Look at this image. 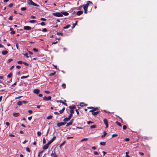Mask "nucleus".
I'll return each mask as SVG.
<instances>
[{"instance_id": "1", "label": "nucleus", "mask_w": 157, "mask_h": 157, "mask_svg": "<svg viewBox=\"0 0 157 157\" xmlns=\"http://www.w3.org/2000/svg\"><path fill=\"white\" fill-rule=\"evenodd\" d=\"M93 3L91 2L90 1H87L86 2V4L85 5H83L82 6H79L78 8V10H80L82 7H83V8L84 10V13H87V9L88 6L90 5H92Z\"/></svg>"}, {"instance_id": "2", "label": "nucleus", "mask_w": 157, "mask_h": 157, "mask_svg": "<svg viewBox=\"0 0 157 157\" xmlns=\"http://www.w3.org/2000/svg\"><path fill=\"white\" fill-rule=\"evenodd\" d=\"M28 3L29 5H32L33 6H39L37 4H36L35 3L33 2L32 0H28Z\"/></svg>"}, {"instance_id": "3", "label": "nucleus", "mask_w": 157, "mask_h": 157, "mask_svg": "<svg viewBox=\"0 0 157 157\" xmlns=\"http://www.w3.org/2000/svg\"><path fill=\"white\" fill-rule=\"evenodd\" d=\"M52 15L55 16L57 17H62L63 15H62L60 12H56L52 13Z\"/></svg>"}, {"instance_id": "4", "label": "nucleus", "mask_w": 157, "mask_h": 157, "mask_svg": "<svg viewBox=\"0 0 157 157\" xmlns=\"http://www.w3.org/2000/svg\"><path fill=\"white\" fill-rule=\"evenodd\" d=\"M87 108L88 109H91V108H93V109L90 111V112L92 113L98 109V108L97 107H88Z\"/></svg>"}, {"instance_id": "5", "label": "nucleus", "mask_w": 157, "mask_h": 157, "mask_svg": "<svg viewBox=\"0 0 157 157\" xmlns=\"http://www.w3.org/2000/svg\"><path fill=\"white\" fill-rule=\"evenodd\" d=\"M51 96L46 97L44 96L43 98V100L46 101H49L51 100Z\"/></svg>"}, {"instance_id": "6", "label": "nucleus", "mask_w": 157, "mask_h": 157, "mask_svg": "<svg viewBox=\"0 0 157 157\" xmlns=\"http://www.w3.org/2000/svg\"><path fill=\"white\" fill-rule=\"evenodd\" d=\"M103 121L106 125V128H107L108 126V124L107 120L105 118L103 119Z\"/></svg>"}, {"instance_id": "7", "label": "nucleus", "mask_w": 157, "mask_h": 157, "mask_svg": "<svg viewBox=\"0 0 157 157\" xmlns=\"http://www.w3.org/2000/svg\"><path fill=\"white\" fill-rule=\"evenodd\" d=\"M66 124V123L64 122H59L57 124V126L58 127H60V126L64 125Z\"/></svg>"}, {"instance_id": "8", "label": "nucleus", "mask_w": 157, "mask_h": 157, "mask_svg": "<svg viewBox=\"0 0 157 157\" xmlns=\"http://www.w3.org/2000/svg\"><path fill=\"white\" fill-rule=\"evenodd\" d=\"M56 139V137L54 136L53 138L48 143V144H50L52 143Z\"/></svg>"}, {"instance_id": "9", "label": "nucleus", "mask_w": 157, "mask_h": 157, "mask_svg": "<svg viewBox=\"0 0 157 157\" xmlns=\"http://www.w3.org/2000/svg\"><path fill=\"white\" fill-rule=\"evenodd\" d=\"M24 29L25 30H29L31 29V28L29 26H26L24 27Z\"/></svg>"}, {"instance_id": "10", "label": "nucleus", "mask_w": 157, "mask_h": 157, "mask_svg": "<svg viewBox=\"0 0 157 157\" xmlns=\"http://www.w3.org/2000/svg\"><path fill=\"white\" fill-rule=\"evenodd\" d=\"M61 13L63 16V15L67 16L69 14V13L66 11H61Z\"/></svg>"}, {"instance_id": "11", "label": "nucleus", "mask_w": 157, "mask_h": 157, "mask_svg": "<svg viewBox=\"0 0 157 157\" xmlns=\"http://www.w3.org/2000/svg\"><path fill=\"white\" fill-rule=\"evenodd\" d=\"M49 145V144H48V143H47V144H45L43 147V149L44 150L47 149L48 148V145Z\"/></svg>"}, {"instance_id": "12", "label": "nucleus", "mask_w": 157, "mask_h": 157, "mask_svg": "<svg viewBox=\"0 0 157 157\" xmlns=\"http://www.w3.org/2000/svg\"><path fill=\"white\" fill-rule=\"evenodd\" d=\"M40 91V90L39 89H35L34 90L33 92L37 94H38Z\"/></svg>"}, {"instance_id": "13", "label": "nucleus", "mask_w": 157, "mask_h": 157, "mask_svg": "<svg viewBox=\"0 0 157 157\" xmlns=\"http://www.w3.org/2000/svg\"><path fill=\"white\" fill-rule=\"evenodd\" d=\"M83 13V11H79L76 12V14L78 16L81 15Z\"/></svg>"}, {"instance_id": "14", "label": "nucleus", "mask_w": 157, "mask_h": 157, "mask_svg": "<svg viewBox=\"0 0 157 157\" xmlns=\"http://www.w3.org/2000/svg\"><path fill=\"white\" fill-rule=\"evenodd\" d=\"M57 102H60V103H61L66 106H67V104L66 103H64V102H63L62 100L57 101Z\"/></svg>"}, {"instance_id": "15", "label": "nucleus", "mask_w": 157, "mask_h": 157, "mask_svg": "<svg viewBox=\"0 0 157 157\" xmlns=\"http://www.w3.org/2000/svg\"><path fill=\"white\" fill-rule=\"evenodd\" d=\"M20 115V113H13V115L15 117H17L19 116Z\"/></svg>"}, {"instance_id": "16", "label": "nucleus", "mask_w": 157, "mask_h": 157, "mask_svg": "<svg viewBox=\"0 0 157 157\" xmlns=\"http://www.w3.org/2000/svg\"><path fill=\"white\" fill-rule=\"evenodd\" d=\"M51 155L52 157H53L54 156L57 157L56 155H55V151H53L52 153L51 154Z\"/></svg>"}, {"instance_id": "17", "label": "nucleus", "mask_w": 157, "mask_h": 157, "mask_svg": "<svg viewBox=\"0 0 157 157\" xmlns=\"http://www.w3.org/2000/svg\"><path fill=\"white\" fill-rule=\"evenodd\" d=\"M70 118L69 117H66V118H64V119L63 120V121L64 122H66V121H68V120H70Z\"/></svg>"}, {"instance_id": "18", "label": "nucleus", "mask_w": 157, "mask_h": 157, "mask_svg": "<svg viewBox=\"0 0 157 157\" xmlns=\"http://www.w3.org/2000/svg\"><path fill=\"white\" fill-rule=\"evenodd\" d=\"M99 113V112L98 111H97L95 112H92V113L93 115H97Z\"/></svg>"}, {"instance_id": "19", "label": "nucleus", "mask_w": 157, "mask_h": 157, "mask_svg": "<svg viewBox=\"0 0 157 157\" xmlns=\"http://www.w3.org/2000/svg\"><path fill=\"white\" fill-rule=\"evenodd\" d=\"M2 54L3 55L6 54L8 53V52L7 51H3L2 52Z\"/></svg>"}, {"instance_id": "20", "label": "nucleus", "mask_w": 157, "mask_h": 157, "mask_svg": "<svg viewBox=\"0 0 157 157\" xmlns=\"http://www.w3.org/2000/svg\"><path fill=\"white\" fill-rule=\"evenodd\" d=\"M22 104V101H18L17 103V105H21Z\"/></svg>"}, {"instance_id": "21", "label": "nucleus", "mask_w": 157, "mask_h": 157, "mask_svg": "<svg viewBox=\"0 0 157 157\" xmlns=\"http://www.w3.org/2000/svg\"><path fill=\"white\" fill-rule=\"evenodd\" d=\"M107 133L105 131H104L103 132V135L101 136V137L103 138L107 134Z\"/></svg>"}, {"instance_id": "22", "label": "nucleus", "mask_w": 157, "mask_h": 157, "mask_svg": "<svg viewBox=\"0 0 157 157\" xmlns=\"http://www.w3.org/2000/svg\"><path fill=\"white\" fill-rule=\"evenodd\" d=\"M69 108L70 109L72 110L73 109H75L76 108L75 105H74L73 106H69Z\"/></svg>"}, {"instance_id": "23", "label": "nucleus", "mask_w": 157, "mask_h": 157, "mask_svg": "<svg viewBox=\"0 0 157 157\" xmlns=\"http://www.w3.org/2000/svg\"><path fill=\"white\" fill-rule=\"evenodd\" d=\"M71 26V25H67L65 27H64L63 28L64 29H67L69 28Z\"/></svg>"}, {"instance_id": "24", "label": "nucleus", "mask_w": 157, "mask_h": 157, "mask_svg": "<svg viewBox=\"0 0 157 157\" xmlns=\"http://www.w3.org/2000/svg\"><path fill=\"white\" fill-rule=\"evenodd\" d=\"M57 35L59 36L61 35V36H63V33H62L57 32Z\"/></svg>"}, {"instance_id": "25", "label": "nucleus", "mask_w": 157, "mask_h": 157, "mask_svg": "<svg viewBox=\"0 0 157 157\" xmlns=\"http://www.w3.org/2000/svg\"><path fill=\"white\" fill-rule=\"evenodd\" d=\"M116 123L117 125H118V126H121V124L119 122H118V121H116Z\"/></svg>"}, {"instance_id": "26", "label": "nucleus", "mask_w": 157, "mask_h": 157, "mask_svg": "<svg viewBox=\"0 0 157 157\" xmlns=\"http://www.w3.org/2000/svg\"><path fill=\"white\" fill-rule=\"evenodd\" d=\"M129 151H127L125 152L126 155L125 157H130V156H129L128 155V154H129Z\"/></svg>"}, {"instance_id": "27", "label": "nucleus", "mask_w": 157, "mask_h": 157, "mask_svg": "<svg viewBox=\"0 0 157 157\" xmlns=\"http://www.w3.org/2000/svg\"><path fill=\"white\" fill-rule=\"evenodd\" d=\"M100 144L103 146H105V143L104 142H102L100 143Z\"/></svg>"}, {"instance_id": "28", "label": "nucleus", "mask_w": 157, "mask_h": 157, "mask_svg": "<svg viewBox=\"0 0 157 157\" xmlns=\"http://www.w3.org/2000/svg\"><path fill=\"white\" fill-rule=\"evenodd\" d=\"M55 73L56 72L52 73H51L49 74V75L50 76H52L54 75H55Z\"/></svg>"}, {"instance_id": "29", "label": "nucleus", "mask_w": 157, "mask_h": 157, "mask_svg": "<svg viewBox=\"0 0 157 157\" xmlns=\"http://www.w3.org/2000/svg\"><path fill=\"white\" fill-rule=\"evenodd\" d=\"M87 105V104H86V105L83 102H82L80 104V106H82V107L84 105Z\"/></svg>"}, {"instance_id": "30", "label": "nucleus", "mask_w": 157, "mask_h": 157, "mask_svg": "<svg viewBox=\"0 0 157 157\" xmlns=\"http://www.w3.org/2000/svg\"><path fill=\"white\" fill-rule=\"evenodd\" d=\"M72 123H71V122H68V123H67V125H66V126L67 127H68V126H69V125H72Z\"/></svg>"}, {"instance_id": "31", "label": "nucleus", "mask_w": 157, "mask_h": 157, "mask_svg": "<svg viewBox=\"0 0 157 157\" xmlns=\"http://www.w3.org/2000/svg\"><path fill=\"white\" fill-rule=\"evenodd\" d=\"M36 22V21L34 20H30L29 21V22L30 23H34Z\"/></svg>"}, {"instance_id": "32", "label": "nucleus", "mask_w": 157, "mask_h": 157, "mask_svg": "<svg viewBox=\"0 0 157 157\" xmlns=\"http://www.w3.org/2000/svg\"><path fill=\"white\" fill-rule=\"evenodd\" d=\"M44 152V151H41L40 152L38 153V157H39L40 156V155H41V154L43 153Z\"/></svg>"}, {"instance_id": "33", "label": "nucleus", "mask_w": 157, "mask_h": 157, "mask_svg": "<svg viewBox=\"0 0 157 157\" xmlns=\"http://www.w3.org/2000/svg\"><path fill=\"white\" fill-rule=\"evenodd\" d=\"M96 127V125H93L90 127V128H94Z\"/></svg>"}, {"instance_id": "34", "label": "nucleus", "mask_w": 157, "mask_h": 157, "mask_svg": "<svg viewBox=\"0 0 157 157\" xmlns=\"http://www.w3.org/2000/svg\"><path fill=\"white\" fill-rule=\"evenodd\" d=\"M29 77V75H27V76H23L21 77V79H24V78H27L28 77Z\"/></svg>"}, {"instance_id": "35", "label": "nucleus", "mask_w": 157, "mask_h": 157, "mask_svg": "<svg viewBox=\"0 0 157 157\" xmlns=\"http://www.w3.org/2000/svg\"><path fill=\"white\" fill-rule=\"evenodd\" d=\"M39 24H40L42 26H44L45 25V23L43 22H41Z\"/></svg>"}, {"instance_id": "36", "label": "nucleus", "mask_w": 157, "mask_h": 157, "mask_svg": "<svg viewBox=\"0 0 157 157\" xmlns=\"http://www.w3.org/2000/svg\"><path fill=\"white\" fill-rule=\"evenodd\" d=\"M21 9L22 11H25L26 10V8L25 7H23L21 8Z\"/></svg>"}, {"instance_id": "37", "label": "nucleus", "mask_w": 157, "mask_h": 157, "mask_svg": "<svg viewBox=\"0 0 157 157\" xmlns=\"http://www.w3.org/2000/svg\"><path fill=\"white\" fill-rule=\"evenodd\" d=\"M17 63L18 64H23V62L22 61H18L17 62Z\"/></svg>"}, {"instance_id": "38", "label": "nucleus", "mask_w": 157, "mask_h": 157, "mask_svg": "<svg viewBox=\"0 0 157 157\" xmlns=\"http://www.w3.org/2000/svg\"><path fill=\"white\" fill-rule=\"evenodd\" d=\"M52 118V116H51V115H50L48 116L47 118L48 119H51Z\"/></svg>"}, {"instance_id": "39", "label": "nucleus", "mask_w": 157, "mask_h": 157, "mask_svg": "<svg viewBox=\"0 0 157 157\" xmlns=\"http://www.w3.org/2000/svg\"><path fill=\"white\" fill-rule=\"evenodd\" d=\"M77 23V21H76L75 23V24H74L72 26V29H73V28H75V27Z\"/></svg>"}, {"instance_id": "40", "label": "nucleus", "mask_w": 157, "mask_h": 157, "mask_svg": "<svg viewBox=\"0 0 157 157\" xmlns=\"http://www.w3.org/2000/svg\"><path fill=\"white\" fill-rule=\"evenodd\" d=\"M8 19L9 20H12L13 19V16H10L8 18Z\"/></svg>"}, {"instance_id": "41", "label": "nucleus", "mask_w": 157, "mask_h": 157, "mask_svg": "<svg viewBox=\"0 0 157 157\" xmlns=\"http://www.w3.org/2000/svg\"><path fill=\"white\" fill-rule=\"evenodd\" d=\"M13 60V59H8V61H7V63H10V62L11 61H12V60Z\"/></svg>"}, {"instance_id": "42", "label": "nucleus", "mask_w": 157, "mask_h": 157, "mask_svg": "<svg viewBox=\"0 0 157 157\" xmlns=\"http://www.w3.org/2000/svg\"><path fill=\"white\" fill-rule=\"evenodd\" d=\"M37 135L38 136H40L41 135V132H40L38 131L37 132Z\"/></svg>"}, {"instance_id": "43", "label": "nucleus", "mask_w": 157, "mask_h": 157, "mask_svg": "<svg viewBox=\"0 0 157 157\" xmlns=\"http://www.w3.org/2000/svg\"><path fill=\"white\" fill-rule=\"evenodd\" d=\"M23 55L25 56H26L27 58H29V56H28V55L27 53L24 54Z\"/></svg>"}, {"instance_id": "44", "label": "nucleus", "mask_w": 157, "mask_h": 157, "mask_svg": "<svg viewBox=\"0 0 157 157\" xmlns=\"http://www.w3.org/2000/svg\"><path fill=\"white\" fill-rule=\"evenodd\" d=\"M26 150L27 151H28L29 152H30V149L29 147L26 148Z\"/></svg>"}, {"instance_id": "45", "label": "nucleus", "mask_w": 157, "mask_h": 157, "mask_svg": "<svg viewBox=\"0 0 157 157\" xmlns=\"http://www.w3.org/2000/svg\"><path fill=\"white\" fill-rule=\"evenodd\" d=\"M87 140V138H83V139H82L81 140V142H82V141H84L86 140Z\"/></svg>"}, {"instance_id": "46", "label": "nucleus", "mask_w": 157, "mask_h": 157, "mask_svg": "<svg viewBox=\"0 0 157 157\" xmlns=\"http://www.w3.org/2000/svg\"><path fill=\"white\" fill-rule=\"evenodd\" d=\"M42 31L43 32H46L47 29L46 28H44L42 30Z\"/></svg>"}, {"instance_id": "47", "label": "nucleus", "mask_w": 157, "mask_h": 157, "mask_svg": "<svg viewBox=\"0 0 157 157\" xmlns=\"http://www.w3.org/2000/svg\"><path fill=\"white\" fill-rule=\"evenodd\" d=\"M127 128V126L125 125H124L123 126V128L124 130H125Z\"/></svg>"}, {"instance_id": "48", "label": "nucleus", "mask_w": 157, "mask_h": 157, "mask_svg": "<svg viewBox=\"0 0 157 157\" xmlns=\"http://www.w3.org/2000/svg\"><path fill=\"white\" fill-rule=\"evenodd\" d=\"M93 123V122L91 121H88L87 122V124H92Z\"/></svg>"}, {"instance_id": "49", "label": "nucleus", "mask_w": 157, "mask_h": 157, "mask_svg": "<svg viewBox=\"0 0 157 157\" xmlns=\"http://www.w3.org/2000/svg\"><path fill=\"white\" fill-rule=\"evenodd\" d=\"M12 76V74L11 73L9 74L7 76L8 78H10Z\"/></svg>"}, {"instance_id": "50", "label": "nucleus", "mask_w": 157, "mask_h": 157, "mask_svg": "<svg viewBox=\"0 0 157 157\" xmlns=\"http://www.w3.org/2000/svg\"><path fill=\"white\" fill-rule=\"evenodd\" d=\"M15 33V31H11V32H10V34H14Z\"/></svg>"}, {"instance_id": "51", "label": "nucleus", "mask_w": 157, "mask_h": 157, "mask_svg": "<svg viewBox=\"0 0 157 157\" xmlns=\"http://www.w3.org/2000/svg\"><path fill=\"white\" fill-rule=\"evenodd\" d=\"M23 63L24 64V65H25L26 66H28L29 65V64L25 62H23Z\"/></svg>"}, {"instance_id": "52", "label": "nucleus", "mask_w": 157, "mask_h": 157, "mask_svg": "<svg viewBox=\"0 0 157 157\" xmlns=\"http://www.w3.org/2000/svg\"><path fill=\"white\" fill-rule=\"evenodd\" d=\"M33 50L34 51V52H37L38 51V49H37L36 48H34L33 49Z\"/></svg>"}, {"instance_id": "53", "label": "nucleus", "mask_w": 157, "mask_h": 157, "mask_svg": "<svg viewBox=\"0 0 157 157\" xmlns=\"http://www.w3.org/2000/svg\"><path fill=\"white\" fill-rule=\"evenodd\" d=\"M22 103L26 104L28 103V101H22Z\"/></svg>"}, {"instance_id": "54", "label": "nucleus", "mask_w": 157, "mask_h": 157, "mask_svg": "<svg viewBox=\"0 0 157 157\" xmlns=\"http://www.w3.org/2000/svg\"><path fill=\"white\" fill-rule=\"evenodd\" d=\"M40 19L41 21H46V19L44 18H41Z\"/></svg>"}, {"instance_id": "55", "label": "nucleus", "mask_w": 157, "mask_h": 157, "mask_svg": "<svg viewBox=\"0 0 157 157\" xmlns=\"http://www.w3.org/2000/svg\"><path fill=\"white\" fill-rule=\"evenodd\" d=\"M46 143V140L45 138H44L43 139V144H45Z\"/></svg>"}, {"instance_id": "56", "label": "nucleus", "mask_w": 157, "mask_h": 157, "mask_svg": "<svg viewBox=\"0 0 157 157\" xmlns=\"http://www.w3.org/2000/svg\"><path fill=\"white\" fill-rule=\"evenodd\" d=\"M63 112V110H62V109L60 110H59V114H60L62 113Z\"/></svg>"}, {"instance_id": "57", "label": "nucleus", "mask_w": 157, "mask_h": 157, "mask_svg": "<svg viewBox=\"0 0 157 157\" xmlns=\"http://www.w3.org/2000/svg\"><path fill=\"white\" fill-rule=\"evenodd\" d=\"M70 112L71 113L73 114L74 113V111L73 110L71 109V110H70Z\"/></svg>"}, {"instance_id": "58", "label": "nucleus", "mask_w": 157, "mask_h": 157, "mask_svg": "<svg viewBox=\"0 0 157 157\" xmlns=\"http://www.w3.org/2000/svg\"><path fill=\"white\" fill-rule=\"evenodd\" d=\"M62 87H63L64 88H65L66 87V84L65 83H63L62 84Z\"/></svg>"}, {"instance_id": "59", "label": "nucleus", "mask_w": 157, "mask_h": 157, "mask_svg": "<svg viewBox=\"0 0 157 157\" xmlns=\"http://www.w3.org/2000/svg\"><path fill=\"white\" fill-rule=\"evenodd\" d=\"M117 136V134H114L112 135V137H113L115 136Z\"/></svg>"}, {"instance_id": "60", "label": "nucleus", "mask_w": 157, "mask_h": 157, "mask_svg": "<svg viewBox=\"0 0 157 157\" xmlns=\"http://www.w3.org/2000/svg\"><path fill=\"white\" fill-rule=\"evenodd\" d=\"M31 17L33 19H35L36 18V17L35 16L32 15L31 16Z\"/></svg>"}, {"instance_id": "61", "label": "nucleus", "mask_w": 157, "mask_h": 157, "mask_svg": "<svg viewBox=\"0 0 157 157\" xmlns=\"http://www.w3.org/2000/svg\"><path fill=\"white\" fill-rule=\"evenodd\" d=\"M44 92L46 93V94H49V93H50V92L49 91H48V90H45L44 91Z\"/></svg>"}, {"instance_id": "62", "label": "nucleus", "mask_w": 157, "mask_h": 157, "mask_svg": "<svg viewBox=\"0 0 157 157\" xmlns=\"http://www.w3.org/2000/svg\"><path fill=\"white\" fill-rule=\"evenodd\" d=\"M16 46L17 49H18L19 47H18V44L17 43L16 44Z\"/></svg>"}, {"instance_id": "63", "label": "nucleus", "mask_w": 157, "mask_h": 157, "mask_svg": "<svg viewBox=\"0 0 157 157\" xmlns=\"http://www.w3.org/2000/svg\"><path fill=\"white\" fill-rule=\"evenodd\" d=\"M72 114H72L71 113L70 114V115L68 117L70 118V119H71V118L72 116Z\"/></svg>"}, {"instance_id": "64", "label": "nucleus", "mask_w": 157, "mask_h": 157, "mask_svg": "<svg viewBox=\"0 0 157 157\" xmlns=\"http://www.w3.org/2000/svg\"><path fill=\"white\" fill-rule=\"evenodd\" d=\"M9 6L10 7H11L13 6V3H10L9 5Z\"/></svg>"}]
</instances>
